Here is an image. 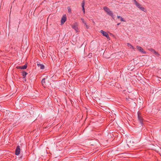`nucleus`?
Wrapping results in <instances>:
<instances>
[{
	"label": "nucleus",
	"mask_w": 161,
	"mask_h": 161,
	"mask_svg": "<svg viewBox=\"0 0 161 161\" xmlns=\"http://www.w3.org/2000/svg\"><path fill=\"white\" fill-rule=\"evenodd\" d=\"M104 10L109 15L113 16V13L107 7H104L103 8Z\"/></svg>",
	"instance_id": "1"
},
{
	"label": "nucleus",
	"mask_w": 161,
	"mask_h": 161,
	"mask_svg": "<svg viewBox=\"0 0 161 161\" xmlns=\"http://www.w3.org/2000/svg\"><path fill=\"white\" fill-rule=\"evenodd\" d=\"M134 3L137 7H138L141 10L143 11H144V8L142 7L141 4H140L138 2H137L136 0H134Z\"/></svg>",
	"instance_id": "2"
},
{
	"label": "nucleus",
	"mask_w": 161,
	"mask_h": 161,
	"mask_svg": "<svg viewBox=\"0 0 161 161\" xmlns=\"http://www.w3.org/2000/svg\"><path fill=\"white\" fill-rule=\"evenodd\" d=\"M138 118L140 123L142 125L143 122V119L140 113L139 112H138Z\"/></svg>",
	"instance_id": "3"
},
{
	"label": "nucleus",
	"mask_w": 161,
	"mask_h": 161,
	"mask_svg": "<svg viewBox=\"0 0 161 161\" xmlns=\"http://www.w3.org/2000/svg\"><path fill=\"white\" fill-rule=\"evenodd\" d=\"M136 48L140 52L143 53V54L146 53V52L144 51L143 49L141 47L137 46H136Z\"/></svg>",
	"instance_id": "4"
},
{
	"label": "nucleus",
	"mask_w": 161,
	"mask_h": 161,
	"mask_svg": "<svg viewBox=\"0 0 161 161\" xmlns=\"http://www.w3.org/2000/svg\"><path fill=\"white\" fill-rule=\"evenodd\" d=\"M20 150V146H17L16 148L15 151V154L16 155H18L19 154Z\"/></svg>",
	"instance_id": "5"
},
{
	"label": "nucleus",
	"mask_w": 161,
	"mask_h": 161,
	"mask_svg": "<svg viewBox=\"0 0 161 161\" xmlns=\"http://www.w3.org/2000/svg\"><path fill=\"white\" fill-rule=\"evenodd\" d=\"M100 32L104 36H105L107 37V39H108L110 38L109 35L107 32L103 31V30H101L100 31Z\"/></svg>",
	"instance_id": "6"
},
{
	"label": "nucleus",
	"mask_w": 161,
	"mask_h": 161,
	"mask_svg": "<svg viewBox=\"0 0 161 161\" xmlns=\"http://www.w3.org/2000/svg\"><path fill=\"white\" fill-rule=\"evenodd\" d=\"M72 27L74 29L76 32H78L79 30L77 27V25L76 23L74 24L72 26Z\"/></svg>",
	"instance_id": "7"
},
{
	"label": "nucleus",
	"mask_w": 161,
	"mask_h": 161,
	"mask_svg": "<svg viewBox=\"0 0 161 161\" xmlns=\"http://www.w3.org/2000/svg\"><path fill=\"white\" fill-rule=\"evenodd\" d=\"M66 20V17L65 15H63L61 19V23L63 24L65 22Z\"/></svg>",
	"instance_id": "8"
},
{
	"label": "nucleus",
	"mask_w": 161,
	"mask_h": 161,
	"mask_svg": "<svg viewBox=\"0 0 161 161\" xmlns=\"http://www.w3.org/2000/svg\"><path fill=\"white\" fill-rule=\"evenodd\" d=\"M27 67L26 64H25L22 66H18L17 67V68L18 69H25L27 68Z\"/></svg>",
	"instance_id": "9"
},
{
	"label": "nucleus",
	"mask_w": 161,
	"mask_h": 161,
	"mask_svg": "<svg viewBox=\"0 0 161 161\" xmlns=\"http://www.w3.org/2000/svg\"><path fill=\"white\" fill-rule=\"evenodd\" d=\"M37 65L39 67H40V69H44V66L43 64L40 63H37Z\"/></svg>",
	"instance_id": "10"
},
{
	"label": "nucleus",
	"mask_w": 161,
	"mask_h": 161,
	"mask_svg": "<svg viewBox=\"0 0 161 161\" xmlns=\"http://www.w3.org/2000/svg\"><path fill=\"white\" fill-rule=\"evenodd\" d=\"M22 76L24 77V78H25V77L27 74V73L25 71H23L22 72Z\"/></svg>",
	"instance_id": "11"
},
{
	"label": "nucleus",
	"mask_w": 161,
	"mask_h": 161,
	"mask_svg": "<svg viewBox=\"0 0 161 161\" xmlns=\"http://www.w3.org/2000/svg\"><path fill=\"white\" fill-rule=\"evenodd\" d=\"M127 46L130 48L133 49V50H135V48L132 46L131 44H130L129 43H127Z\"/></svg>",
	"instance_id": "12"
},
{
	"label": "nucleus",
	"mask_w": 161,
	"mask_h": 161,
	"mask_svg": "<svg viewBox=\"0 0 161 161\" xmlns=\"http://www.w3.org/2000/svg\"><path fill=\"white\" fill-rule=\"evenodd\" d=\"M117 17L118 19H120L121 21L125 22V20L122 17L120 16H117Z\"/></svg>",
	"instance_id": "13"
},
{
	"label": "nucleus",
	"mask_w": 161,
	"mask_h": 161,
	"mask_svg": "<svg viewBox=\"0 0 161 161\" xmlns=\"http://www.w3.org/2000/svg\"><path fill=\"white\" fill-rule=\"evenodd\" d=\"M85 2L84 1H83L81 4L82 8H85Z\"/></svg>",
	"instance_id": "14"
},
{
	"label": "nucleus",
	"mask_w": 161,
	"mask_h": 161,
	"mask_svg": "<svg viewBox=\"0 0 161 161\" xmlns=\"http://www.w3.org/2000/svg\"><path fill=\"white\" fill-rule=\"evenodd\" d=\"M154 54L157 56H158L159 55V53L156 51L155 52V53Z\"/></svg>",
	"instance_id": "15"
},
{
	"label": "nucleus",
	"mask_w": 161,
	"mask_h": 161,
	"mask_svg": "<svg viewBox=\"0 0 161 161\" xmlns=\"http://www.w3.org/2000/svg\"><path fill=\"white\" fill-rule=\"evenodd\" d=\"M68 12L70 13L71 12V9L70 8H68Z\"/></svg>",
	"instance_id": "16"
},
{
	"label": "nucleus",
	"mask_w": 161,
	"mask_h": 161,
	"mask_svg": "<svg viewBox=\"0 0 161 161\" xmlns=\"http://www.w3.org/2000/svg\"><path fill=\"white\" fill-rule=\"evenodd\" d=\"M45 79H43L42 80V84H43V83H45Z\"/></svg>",
	"instance_id": "17"
},
{
	"label": "nucleus",
	"mask_w": 161,
	"mask_h": 161,
	"mask_svg": "<svg viewBox=\"0 0 161 161\" xmlns=\"http://www.w3.org/2000/svg\"><path fill=\"white\" fill-rule=\"evenodd\" d=\"M81 20H82V22H83V23H84L85 22H86L85 21V20H84V19H83V18H81Z\"/></svg>",
	"instance_id": "18"
},
{
	"label": "nucleus",
	"mask_w": 161,
	"mask_h": 161,
	"mask_svg": "<svg viewBox=\"0 0 161 161\" xmlns=\"http://www.w3.org/2000/svg\"><path fill=\"white\" fill-rule=\"evenodd\" d=\"M153 49L152 48H149L148 49L151 52Z\"/></svg>",
	"instance_id": "19"
},
{
	"label": "nucleus",
	"mask_w": 161,
	"mask_h": 161,
	"mask_svg": "<svg viewBox=\"0 0 161 161\" xmlns=\"http://www.w3.org/2000/svg\"><path fill=\"white\" fill-rule=\"evenodd\" d=\"M156 51L153 49V50L152 52V53H154Z\"/></svg>",
	"instance_id": "20"
},
{
	"label": "nucleus",
	"mask_w": 161,
	"mask_h": 161,
	"mask_svg": "<svg viewBox=\"0 0 161 161\" xmlns=\"http://www.w3.org/2000/svg\"><path fill=\"white\" fill-rule=\"evenodd\" d=\"M82 10H83V13H84V14H85V8H82Z\"/></svg>",
	"instance_id": "21"
},
{
	"label": "nucleus",
	"mask_w": 161,
	"mask_h": 161,
	"mask_svg": "<svg viewBox=\"0 0 161 161\" xmlns=\"http://www.w3.org/2000/svg\"><path fill=\"white\" fill-rule=\"evenodd\" d=\"M86 29H88L89 28V26L87 25H86L85 26Z\"/></svg>",
	"instance_id": "22"
},
{
	"label": "nucleus",
	"mask_w": 161,
	"mask_h": 161,
	"mask_svg": "<svg viewBox=\"0 0 161 161\" xmlns=\"http://www.w3.org/2000/svg\"><path fill=\"white\" fill-rule=\"evenodd\" d=\"M84 24L85 26L86 25H87L86 22H85Z\"/></svg>",
	"instance_id": "23"
},
{
	"label": "nucleus",
	"mask_w": 161,
	"mask_h": 161,
	"mask_svg": "<svg viewBox=\"0 0 161 161\" xmlns=\"http://www.w3.org/2000/svg\"><path fill=\"white\" fill-rule=\"evenodd\" d=\"M120 24V23H118V24H117V25H119Z\"/></svg>",
	"instance_id": "24"
}]
</instances>
